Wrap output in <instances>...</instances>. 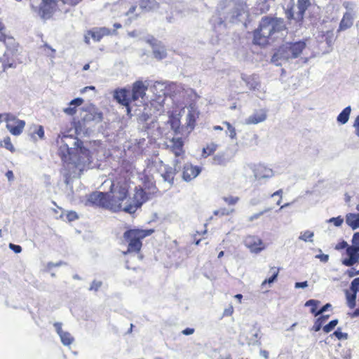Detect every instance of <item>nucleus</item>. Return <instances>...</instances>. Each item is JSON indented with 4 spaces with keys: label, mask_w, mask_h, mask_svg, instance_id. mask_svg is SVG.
<instances>
[{
    "label": "nucleus",
    "mask_w": 359,
    "mask_h": 359,
    "mask_svg": "<svg viewBox=\"0 0 359 359\" xmlns=\"http://www.w3.org/2000/svg\"><path fill=\"white\" fill-rule=\"evenodd\" d=\"M247 14V5L244 2L225 0L219 4L210 22L216 32H221L226 28L227 22H236Z\"/></svg>",
    "instance_id": "nucleus-1"
},
{
    "label": "nucleus",
    "mask_w": 359,
    "mask_h": 359,
    "mask_svg": "<svg viewBox=\"0 0 359 359\" xmlns=\"http://www.w3.org/2000/svg\"><path fill=\"white\" fill-rule=\"evenodd\" d=\"M111 194L112 195L107 193V201L110 203L118 205L117 208H109L114 212L122 210L127 213L133 214L147 200L142 189L135 188L133 197H128V189L122 186L111 190Z\"/></svg>",
    "instance_id": "nucleus-2"
},
{
    "label": "nucleus",
    "mask_w": 359,
    "mask_h": 359,
    "mask_svg": "<svg viewBox=\"0 0 359 359\" xmlns=\"http://www.w3.org/2000/svg\"><path fill=\"white\" fill-rule=\"evenodd\" d=\"M285 30L283 20L264 17L262 19L259 27L254 32V43L264 46L269 42L270 37Z\"/></svg>",
    "instance_id": "nucleus-3"
},
{
    "label": "nucleus",
    "mask_w": 359,
    "mask_h": 359,
    "mask_svg": "<svg viewBox=\"0 0 359 359\" xmlns=\"http://www.w3.org/2000/svg\"><path fill=\"white\" fill-rule=\"evenodd\" d=\"M306 48V43L303 41L296 42H287L283 44L273 54L271 62L276 65H283V62L298 57Z\"/></svg>",
    "instance_id": "nucleus-4"
},
{
    "label": "nucleus",
    "mask_w": 359,
    "mask_h": 359,
    "mask_svg": "<svg viewBox=\"0 0 359 359\" xmlns=\"http://www.w3.org/2000/svg\"><path fill=\"white\" fill-rule=\"evenodd\" d=\"M154 231L153 229H133L123 233L124 240L128 243V250L124 254L135 252L141 250L142 240L150 236Z\"/></svg>",
    "instance_id": "nucleus-5"
},
{
    "label": "nucleus",
    "mask_w": 359,
    "mask_h": 359,
    "mask_svg": "<svg viewBox=\"0 0 359 359\" xmlns=\"http://www.w3.org/2000/svg\"><path fill=\"white\" fill-rule=\"evenodd\" d=\"M65 0H31V7L34 12L43 19H49L62 5L65 4Z\"/></svg>",
    "instance_id": "nucleus-6"
},
{
    "label": "nucleus",
    "mask_w": 359,
    "mask_h": 359,
    "mask_svg": "<svg viewBox=\"0 0 359 359\" xmlns=\"http://www.w3.org/2000/svg\"><path fill=\"white\" fill-rule=\"evenodd\" d=\"M4 121L6 123V128L11 135L19 136L22 134L25 126V121L18 118L17 116L13 114L5 113Z\"/></svg>",
    "instance_id": "nucleus-7"
},
{
    "label": "nucleus",
    "mask_w": 359,
    "mask_h": 359,
    "mask_svg": "<svg viewBox=\"0 0 359 359\" xmlns=\"http://www.w3.org/2000/svg\"><path fill=\"white\" fill-rule=\"evenodd\" d=\"M87 205H96L104 208H117L116 203H110L107 201V193L94 192L89 195L86 203Z\"/></svg>",
    "instance_id": "nucleus-8"
},
{
    "label": "nucleus",
    "mask_w": 359,
    "mask_h": 359,
    "mask_svg": "<svg viewBox=\"0 0 359 359\" xmlns=\"http://www.w3.org/2000/svg\"><path fill=\"white\" fill-rule=\"evenodd\" d=\"M182 112L185 114V130L188 133H190L196 126V122L199 117L200 112L194 104H191L183 109Z\"/></svg>",
    "instance_id": "nucleus-9"
},
{
    "label": "nucleus",
    "mask_w": 359,
    "mask_h": 359,
    "mask_svg": "<svg viewBox=\"0 0 359 359\" xmlns=\"http://www.w3.org/2000/svg\"><path fill=\"white\" fill-rule=\"evenodd\" d=\"M90 152L88 149L81 147V145L77 148L74 153V156L72 157L71 163L79 167L82 165L83 168L89 166L91 163Z\"/></svg>",
    "instance_id": "nucleus-10"
},
{
    "label": "nucleus",
    "mask_w": 359,
    "mask_h": 359,
    "mask_svg": "<svg viewBox=\"0 0 359 359\" xmlns=\"http://www.w3.org/2000/svg\"><path fill=\"white\" fill-rule=\"evenodd\" d=\"M310 5V0H297V4L287 13V18L294 19L298 22L301 21Z\"/></svg>",
    "instance_id": "nucleus-11"
},
{
    "label": "nucleus",
    "mask_w": 359,
    "mask_h": 359,
    "mask_svg": "<svg viewBox=\"0 0 359 359\" xmlns=\"http://www.w3.org/2000/svg\"><path fill=\"white\" fill-rule=\"evenodd\" d=\"M241 79L246 83L247 86H248V88L250 90L256 92V95L257 97H259V98H262V95L264 94L265 91L261 86L259 79L257 75H246L242 74Z\"/></svg>",
    "instance_id": "nucleus-12"
},
{
    "label": "nucleus",
    "mask_w": 359,
    "mask_h": 359,
    "mask_svg": "<svg viewBox=\"0 0 359 359\" xmlns=\"http://www.w3.org/2000/svg\"><path fill=\"white\" fill-rule=\"evenodd\" d=\"M61 143L62 150L65 149L67 154H74L77 148L82 144L81 141L72 135H63Z\"/></svg>",
    "instance_id": "nucleus-13"
},
{
    "label": "nucleus",
    "mask_w": 359,
    "mask_h": 359,
    "mask_svg": "<svg viewBox=\"0 0 359 359\" xmlns=\"http://www.w3.org/2000/svg\"><path fill=\"white\" fill-rule=\"evenodd\" d=\"M256 180H268L274 176L273 170L264 164L254 165L252 168Z\"/></svg>",
    "instance_id": "nucleus-14"
},
{
    "label": "nucleus",
    "mask_w": 359,
    "mask_h": 359,
    "mask_svg": "<svg viewBox=\"0 0 359 359\" xmlns=\"http://www.w3.org/2000/svg\"><path fill=\"white\" fill-rule=\"evenodd\" d=\"M114 99L119 104L126 107L127 112H130V103L131 100L130 98V91L126 88L116 89L114 92Z\"/></svg>",
    "instance_id": "nucleus-15"
},
{
    "label": "nucleus",
    "mask_w": 359,
    "mask_h": 359,
    "mask_svg": "<svg viewBox=\"0 0 359 359\" xmlns=\"http://www.w3.org/2000/svg\"><path fill=\"white\" fill-rule=\"evenodd\" d=\"M244 243L245 245L254 253H258L264 248L262 241L257 236H248L245 238Z\"/></svg>",
    "instance_id": "nucleus-16"
},
{
    "label": "nucleus",
    "mask_w": 359,
    "mask_h": 359,
    "mask_svg": "<svg viewBox=\"0 0 359 359\" xmlns=\"http://www.w3.org/2000/svg\"><path fill=\"white\" fill-rule=\"evenodd\" d=\"M347 258L342 260V264L346 266H353L359 260V250L352 246L346 248Z\"/></svg>",
    "instance_id": "nucleus-17"
},
{
    "label": "nucleus",
    "mask_w": 359,
    "mask_h": 359,
    "mask_svg": "<svg viewBox=\"0 0 359 359\" xmlns=\"http://www.w3.org/2000/svg\"><path fill=\"white\" fill-rule=\"evenodd\" d=\"M201 171V170L199 167L194 166L191 164L187 163L184 166L182 177L185 181L189 182L196 178L199 175Z\"/></svg>",
    "instance_id": "nucleus-18"
},
{
    "label": "nucleus",
    "mask_w": 359,
    "mask_h": 359,
    "mask_svg": "<svg viewBox=\"0 0 359 359\" xmlns=\"http://www.w3.org/2000/svg\"><path fill=\"white\" fill-rule=\"evenodd\" d=\"M184 142L180 137H172L167 147L169 148L175 155V157H180L184 153Z\"/></svg>",
    "instance_id": "nucleus-19"
},
{
    "label": "nucleus",
    "mask_w": 359,
    "mask_h": 359,
    "mask_svg": "<svg viewBox=\"0 0 359 359\" xmlns=\"http://www.w3.org/2000/svg\"><path fill=\"white\" fill-rule=\"evenodd\" d=\"M266 117L267 114L266 110H257L245 119V123L248 125L257 124L264 122L266 119Z\"/></svg>",
    "instance_id": "nucleus-20"
},
{
    "label": "nucleus",
    "mask_w": 359,
    "mask_h": 359,
    "mask_svg": "<svg viewBox=\"0 0 359 359\" xmlns=\"http://www.w3.org/2000/svg\"><path fill=\"white\" fill-rule=\"evenodd\" d=\"M147 88L148 86L145 85L142 81H136L133 86L131 97L132 100L135 101L140 97L142 98L146 94Z\"/></svg>",
    "instance_id": "nucleus-21"
},
{
    "label": "nucleus",
    "mask_w": 359,
    "mask_h": 359,
    "mask_svg": "<svg viewBox=\"0 0 359 359\" xmlns=\"http://www.w3.org/2000/svg\"><path fill=\"white\" fill-rule=\"evenodd\" d=\"M319 303L320 302L318 300L309 299L305 303V306H313V308L311 309V313L315 316L323 314L324 312L332 307V305L330 303H327L321 307L319 311H316L317 306L319 304Z\"/></svg>",
    "instance_id": "nucleus-22"
},
{
    "label": "nucleus",
    "mask_w": 359,
    "mask_h": 359,
    "mask_svg": "<svg viewBox=\"0 0 359 359\" xmlns=\"http://www.w3.org/2000/svg\"><path fill=\"white\" fill-rule=\"evenodd\" d=\"M148 42L151 44L153 47V53L156 58L161 60L166 56L165 48L157 43V41L154 38L148 40Z\"/></svg>",
    "instance_id": "nucleus-23"
},
{
    "label": "nucleus",
    "mask_w": 359,
    "mask_h": 359,
    "mask_svg": "<svg viewBox=\"0 0 359 359\" xmlns=\"http://www.w3.org/2000/svg\"><path fill=\"white\" fill-rule=\"evenodd\" d=\"M81 119L85 125L91 122L97 123L101 122L102 119V114L99 112L86 111Z\"/></svg>",
    "instance_id": "nucleus-24"
},
{
    "label": "nucleus",
    "mask_w": 359,
    "mask_h": 359,
    "mask_svg": "<svg viewBox=\"0 0 359 359\" xmlns=\"http://www.w3.org/2000/svg\"><path fill=\"white\" fill-rule=\"evenodd\" d=\"M111 30L107 27H100L94 30L88 32V35L94 39L95 41H99L104 36L111 34Z\"/></svg>",
    "instance_id": "nucleus-25"
},
{
    "label": "nucleus",
    "mask_w": 359,
    "mask_h": 359,
    "mask_svg": "<svg viewBox=\"0 0 359 359\" xmlns=\"http://www.w3.org/2000/svg\"><path fill=\"white\" fill-rule=\"evenodd\" d=\"M174 162H175L174 170L172 168H169L166 169L165 172L163 174L161 175L164 181L168 182L169 183H172L173 181L175 171H176L180 168V167L178 166V164L180 163V161L178 159H175L174 161Z\"/></svg>",
    "instance_id": "nucleus-26"
},
{
    "label": "nucleus",
    "mask_w": 359,
    "mask_h": 359,
    "mask_svg": "<svg viewBox=\"0 0 359 359\" xmlns=\"http://www.w3.org/2000/svg\"><path fill=\"white\" fill-rule=\"evenodd\" d=\"M83 102V100L82 98H80V97L75 98L69 102V106L68 107L65 108L63 109V111L67 115L72 116V115L75 114V113L76 111V107L78 106H80Z\"/></svg>",
    "instance_id": "nucleus-27"
},
{
    "label": "nucleus",
    "mask_w": 359,
    "mask_h": 359,
    "mask_svg": "<svg viewBox=\"0 0 359 359\" xmlns=\"http://www.w3.org/2000/svg\"><path fill=\"white\" fill-rule=\"evenodd\" d=\"M346 222L353 229L359 228V214H347L346 216Z\"/></svg>",
    "instance_id": "nucleus-28"
},
{
    "label": "nucleus",
    "mask_w": 359,
    "mask_h": 359,
    "mask_svg": "<svg viewBox=\"0 0 359 359\" xmlns=\"http://www.w3.org/2000/svg\"><path fill=\"white\" fill-rule=\"evenodd\" d=\"M353 19L350 13L346 12L342 20L340 22L339 30H345L349 27H351L353 25Z\"/></svg>",
    "instance_id": "nucleus-29"
},
{
    "label": "nucleus",
    "mask_w": 359,
    "mask_h": 359,
    "mask_svg": "<svg viewBox=\"0 0 359 359\" xmlns=\"http://www.w3.org/2000/svg\"><path fill=\"white\" fill-rule=\"evenodd\" d=\"M230 159L224 152H218L212 158V163L218 165H226Z\"/></svg>",
    "instance_id": "nucleus-30"
},
{
    "label": "nucleus",
    "mask_w": 359,
    "mask_h": 359,
    "mask_svg": "<svg viewBox=\"0 0 359 359\" xmlns=\"http://www.w3.org/2000/svg\"><path fill=\"white\" fill-rule=\"evenodd\" d=\"M351 112V106H348L346 108H344L340 112V114L338 115V116L337 118V122L341 125L346 124L348 121Z\"/></svg>",
    "instance_id": "nucleus-31"
},
{
    "label": "nucleus",
    "mask_w": 359,
    "mask_h": 359,
    "mask_svg": "<svg viewBox=\"0 0 359 359\" xmlns=\"http://www.w3.org/2000/svg\"><path fill=\"white\" fill-rule=\"evenodd\" d=\"M169 90L172 91V96L175 97L177 95L180 97H184V88L181 84L172 83L169 86Z\"/></svg>",
    "instance_id": "nucleus-32"
},
{
    "label": "nucleus",
    "mask_w": 359,
    "mask_h": 359,
    "mask_svg": "<svg viewBox=\"0 0 359 359\" xmlns=\"http://www.w3.org/2000/svg\"><path fill=\"white\" fill-rule=\"evenodd\" d=\"M167 124L170 126V128L174 131L175 134L178 133L180 125V121L179 118L170 117L167 121Z\"/></svg>",
    "instance_id": "nucleus-33"
},
{
    "label": "nucleus",
    "mask_w": 359,
    "mask_h": 359,
    "mask_svg": "<svg viewBox=\"0 0 359 359\" xmlns=\"http://www.w3.org/2000/svg\"><path fill=\"white\" fill-rule=\"evenodd\" d=\"M329 315H323L318 318L313 326V330L315 332H318L322 328L323 324L329 318Z\"/></svg>",
    "instance_id": "nucleus-34"
},
{
    "label": "nucleus",
    "mask_w": 359,
    "mask_h": 359,
    "mask_svg": "<svg viewBox=\"0 0 359 359\" xmlns=\"http://www.w3.org/2000/svg\"><path fill=\"white\" fill-rule=\"evenodd\" d=\"M314 233L311 231L306 230L305 231L301 232L299 236V239L303 241L304 242H311L313 241Z\"/></svg>",
    "instance_id": "nucleus-35"
},
{
    "label": "nucleus",
    "mask_w": 359,
    "mask_h": 359,
    "mask_svg": "<svg viewBox=\"0 0 359 359\" xmlns=\"http://www.w3.org/2000/svg\"><path fill=\"white\" fill-rule=\"evenodd\" d=\"M0 62L2 63V68L4 72L8 68L16 67L14 62L7 58V54H5L3 58H0Z\"/></svg>",
    "instance_id": "nucleus-36"
},
{
    "label": "nucleus",
    "mask_w": 359,
    "mask_h": 359,
    "mask_svg": "<svg viewBox=\"0 0 359 359\" xmlns=\"http://www.w3.org/2000/svg\"><path fill=\"white\" fill-rule=\"evenodd\" d=\"M60 340L63 345L69 346L74 341V338L68 332H64L60 336Z\"/></svg>",
    "instance_id": "nucleus-37"
},
{
    "label": "nucleus",
    "mask_w": 359,
    "mask_h": 359,
    "mask_svg": "<svg viewBox=\"0 0 359 359\" xmlns=\"http://www.w3.org/2000/svg\"><path fill=\"white\" fill-rule=\"evenodd\" d=\"M58 153L64 162L71 163L72 157L74 156V154H67L65 149L62 151V144L59 147Z\"/></svg>",
    "instance_id": "nucleus-38"
},
{
    "label": "nucleus",
    "mask_w": 359,
    "mask_h": 359,
    "mask_svg": "<svg viewBox=\"0 0 359 359\" xmlns=\"http://www.w3.org/2000/svg\"><path fill=\"white\" fill-rule=\"evenodd\" d=\"M356 295L357 293L352 292L351 294L348 291L346 292L347 304L350 309H353L355 306Z\"/></svg>",
    "instance_id": "nucleus-39"
},
{
    "label": "nucleus",
    "mask_w": 359,
    "mask_h": 359,
    "mask_svg": "<svg viewBox=\"0 0 359 359\" xmlns=\"http://www.w3.org/2000/svg\"><path fill=\"white\" fill-rule=\"evenodd\" d=\"M271 1H273V0H258L257 5L261 13L269 11Z\"/></svg>",
    "instance_id": "nucleus-40"
},
{
    "label": "nucleus",
    "mask_w": 359,
    "mask_h": 359,
    "mask_svg": "<svg viewBox=\"0 0 359 359\" xmlns=\"http://www.w3.org/2000/svg\"><path fill=\"white\" fill-rule=\"evenodd\" d=\"M271 271L272 272V276L269 278L266 279L262 283V285H265L266 283L271 284L276 280L279 273V269H276V267H272L271 269Z\"/></svg>",
    "instance_id": "nucleus-41"
},
{
    "label": "nucleus",
    "mask_w": 359,
    "mask_h": 359,
    "mask_svg": "<svg viewBox=\"0 0 359 359\" xmlns=\"http://www.w3.org/2000/svg\"><path fill=\"white\" fill-rule=\"evenodd\" d=\"M223 124L226 126L227 131L226 133L229 136V137L232 140L236 139V132L234 127L232 126V125L227 121H224Z\"/></svg>",
    "instance_id": "nucleus-42"
},
{
    "label": "nucleus",
    "mask_w": 359,
    "mask_h": 359,
    "mask_svg": "<svg viewBox=\"0 0 359 359\" xmlns=\"http://www.w3.org/2000/svg\"><path fill=\"white\" fill-rule=\"evenodd\" d=\"M233 211H234L233 209L229 210L227 208H220L219 210H215L213 213L216 216H224V215H230Z\"/></svg>",
    "instance_id": "nucleus-43"
},
{
    "label": "nucleus",
    "mask_w": 359,
    "mask_h": 359,
    "mask_svg": "<svg viewBox=\"0 0 359 359\" xmlns=\"http://www.w3.org/2000/svg\"><path fill=\"white\" fill-rule=\"evenodd\" d=\"M337 324H338V320H337V319L332 320L328 324H327L326 325H325L323 327V331L325 333H329L335 327V326Z\"/></svg>",
    "instance_id": "nucleus-44"
},
{
    "label": "nucleus",
    "mask_w": 359,
    "mask_h": 359,
    "mask_svg": "<svg viewBox=\"0 0 359 359\" xmlns=\"http://www.w3.org/2000/svg\"><path fill=\"white\" fill-rule=\"evenodd\" d=\"M3 146L7 149L8 150L11 151V152L15 151V148L11 142V138L9 137H6L4 139L3 142Z\"/></svg>",
    "instance_id": "nucleus-45"
},
{
    "label": "nucleus",
    "mask_w": 359,
    "mask_h": 359,
    "mask_svg": "<svg viewBox=\"0 0 359 359\" xmlns=\"http://www.w3.org/2000/svg\"><path fill=\"white\" fill-rule=\"evenodd\" d=\"M156 2L154 0H142L140 4L142 8L152 9L156 6Z\"/></svg>",
    "instance_id": "nucleus-46"
},
{
    "label": "nucleus",
    "mask_w": 359,
    "mask_h": 359,
    "mask_svg": "<svg viewBox=\"0 0 359 359\" xmlns=\"http://www.w3.org/2000/svg\"><path fill=\"white\" fill-rule=\"evenodd\" d=\"M223 200L226 204L233 205L239 201L240 198L238 196H225Z\"/></svg>",
    "instance_id": "nucleus-47"
},
{
    "label": "nucleus",
    "mask_w": 359,
    "mask_h": 359,
    "mask_svg": "<svg viewBox=\"0 0 359 359\" xmlns=\"http://www.w3.org/2000/svg\"><path fill=\"white\" fill-rule=\"evenodd\" d=\"M327 222L333 224L335 226H340L344 222V219L341 217H332L327 220Z\"/></svg>",
    "instance_id": "nucleus-48"
},
{
    "label": "nucleus",
    "mask_w": 359,
    "mask_h": 359,
    "mask_svg": "<svg viewBox=\"0 0 359 359\" xmlns=\"http://www.w3.org/2000/svg\"><path fill=\"white\" fill-rule=\"evenodd\" d=\"M350 289L354 293H357L359 291V278H355L352 280Z\"/></svg>",
    "instance_id": "nucleus-49"
},
{
    "label": "nucleus",
    "mask_w": 359,
    "mask_h": 359,
    "mask_svg": "<svg viewBox=\"0 0 359 359\" xmlns=\"http://www.w3.org/2000/svg\"><path fill=\"white\" fill-rule=\"evenodd\" d=\"M218 144L215 142H210L207 144L206 147H205L208 151L207 155H211L213 154L217 149Z\"/></svg>",
    "instance_id": "nucleus-50"
},
{
    "label": "nucleus",
    "mask_w": 359,
    "mask_h": 359,
    "mask_svg": "<svg viewBox=\"0 0 359 359\" xmlns=\"http://www.w3.org/2000/svg\"><path fill=\"white\" fill-rule=\"evenodd\" d=\"M325 40L326 41V43L327 44L328 47L331 48L332 46L334 41V34L330 33V32L326 33V34L325 35Z\"/></svg>",
    "instance_id": "nucleus-51"
},
{
    "label": "nucleus",
    "mask_w": 359,
    "mask_h": 359,
    "mask_svg": "<svg viewBox=\"0 0 359 359\" xmlns=\"http://www.w3.org/2000/svg\"><path fill=\"white\" fill-rule=\"evenodd\" d=\"M333 335H334L338 339H348V334L342 332L340 328H337V330L334 332Z\"/></svg>",
    "instance_id": "nucleus-52"
},
{
    "label": "nucleus",
    "mask_w": 359,
    "mask_h": 359,
    "mask_svg": "<svg viewBox=\"0 0 359 359\" xmlns=\"http://www.w3.org/2000/svg\"><path fill=\"white\" fill-rule=\"evenodd\" d=\"M102 283L98 280H93L91 283L89 290L97 292L102 286Z\"/></svg>",
    "instance_id": "nucleus-53"
},
{
    "label": "nucleus",
    "mask_w": 359,
    "mask_h": 359,
    "mask_svg": "<svg viewBox=\"0 0 359 359\" xmlns=\"http://www.w3.org/2000/svg\"><path fill=\"white\" fill-rule=\"evenodd\" d=\"M351 242V246L359 250V232H356L353 234Z\"/></svg>",
    "instance_id": "nucleus-54"
},
{
    "label": "nucleus",
    "mask_w": 359,
    "mask_h": 359,
    "mask_svg": "<svg viewBox=\"0 0 359 359\" xmlns=\"http://www.w3.org/2000/svg\"><path fill=\"white\" fill-rule=\"evenodd\" d=\"M269 210H271V208H267V209H265L264 210L261 211V212H258V213H255V214H254V215H251V216L249 217L248 220H249L250 222H252V221H253V220H255V219H259V218L262 215H264L265 212H268V211H269Z\"/></svg>",
    "instance_id": "nucleus-55"
},
{
    "label": "nucleus",
    "mask_w": 359,
    "mask_h": 359,
    "mask_svg": "<svg viewBox=\"0 0 359 359\" xmlns=\"http://www.w3.org/2000/svg\"><path fill=\"white\" fill-rule=\"evenodd\" d=\"M66 218L69 222L74 221L78 219V215L76 212L70 211L66 215Z\"/></svg>",
    "instance_id": "nucleus-56"
},
{
    "label": "nucleus",
    "mask_w": 359,
    "mask_h": 359,
    "mask_svg": "<svg viewBox=\"0 0 359 359\" xmlns=\"http://www.w3.org/2000/svg\"><path fill=\"white\" fill-rule=\"evenodd\" d=\"M254 339H251L252 341L249 342L250 344H252L254 346H260L261 342L259 341V334L256 332L253 334Z\"/></svg>",
    "instance_id": "nucleus-57"
},
{
    "label": "nucleus",
    "mask_w": 359,
    "mask_h": 359,
    "mask_svg": "<svg viewBox=\"0 0 359 359\" xmlns=\"http://www.w3.org/2000/svg\"><path fill=\"white\" fill-rule=\"evenodd\" d=\"M353 127L355 128V134L359 137V115L355 118Z\"/></svg>",
    "instance_id": "nucleus-58"
},
{
    "label": "nucleus",
    "mask_w": 359,
    "mask_h": 359,
    "mask_svg": "<svg viewBox=\"0 0 359 359\" xmlns=\"http://www.w3.org/2000/svg\"><path fill=\"white\" fill-rule=\"evenodd\" d=\"M316 259H318L320 260V262L323 263H326L329 260V255L325 254H319L316 255L315 257Z\"/></svg>",
    "instance_id": "nucleus-59"
},
{
    "label": "nucleus",
    "mask_w": 359,
    "mask_h": 359,
    "mask_svg": "<svg viewBox=\"0 0 359 359\" xmlns=\"http://www.w3.org/2000/svg\"><path fill=\"white\" fill-rule=\"evenodd\" d=\"M54 327L55 328V330L59 336H60L65 331L62 329V323H55Z\"/></svg>",
    "instance_id": "nucleus-60"
},
{
    "label": "nucleus",
    "mask_w": 359,
    "mask_h": 359,
    "mask_svg": "<svg viewBox=\"0 0 359 359\" xmlns=\"http://www.w3.org/2000/svg\"><path fill=\"white\" fill-rule=\"evenodd\" d=\"M9 248L15 253H20L22 251L21 246H20L18 245H15V244L11 243L9 245Z\"/></svg>",
    "instance_id": "nucleus-61"
},
{
    "label": "nucleus",
    "mask_w": 359,
    "mask_h": 359,
    "mask_svg": "<svg viewBox=\"0 0 359 359\" xmlns=\"http://www.w3.org/2000/svg\"><path fill=\"white\" fill-rule=\"evenodd\" d=\"M35 133L39 136L40 139H43L44 137V130L43 126H39L37 130L35 131Z\"/></svg>",
    "instance_id": "nucleus-62"
},
{
    "label": "nucleus",
    "mask_w": 359,
    "mask_h": 359,
    "mask_svg": "<svg viewBox=\"0 0 359 359\" xmlns=\"http://www.w3.org/2000/svg\"><path fill=\"white\" fill-rule=\"evenodd\" d=\"M233 308L231 305H229L226 309H224L223 315L226 316H230L233 314Z\"/></svg>",
    "instance_id": "nucleus-63"
},
{
    "label": "nucleus",
    "mask_w": 359,
    "mask_h": 359,
    "mask_svg": "<svg viewBox=\"0 0 359 359\" xmlns=\"http://www.w3.org/2000/svg\"><path fill=\"white\" fill-rule=\"evenodd\" d=\"M347 247H348L347 243L346 241H343L342 242L338 243L336 245L335 249L336 250H342L344 248H347Z\"/></svg>",
    "instance_id": "nucleus-64"
}]
</instances>
